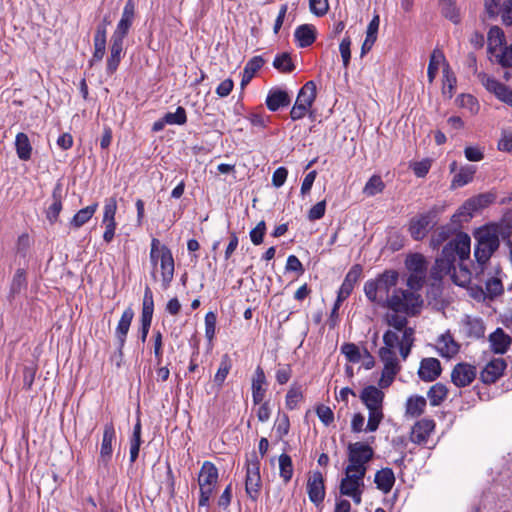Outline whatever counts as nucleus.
Returning <instances> with one entry per match:
<instances>
[{"instance_id":"nucleus-36","label":"nucleus","mask_w":512,"mask_h":512,"mask_svg":"<svg viewBox=\"0 0 512 512\" xmlns=\"http://www.w3.org/2000/svg\"><path fill=\"white\" fill-rule=\"evenodd\" d=\"M317 96L316 83L312 80L306 82L299 90L297 101L305 104V106L312 107Z\"/></svg>"},{"instance_id":"nucleus-14","label":"nucleus","mask_w":512,"mask_h":512,"mask_svg":"<svg viewBox=\"0 0 512 512\" xmlns=\"http://www.w3.org/2000/svg\"><path fill=\"white\" fill-rule=\"evenodd\" d=\"M307 493L309 500L316 506L325 498L324 478L320 471H314L307 481Z\"/></svg>"},{"instance_id":"nucleus-2","label":"nucleus","mask_w":512,"mask_h":512,"mask_svg":"<svg viewBox=\"0 0 512 512\" xmlns=\"http://www.w3.org/2000/svg\"><path fill=\"white\" fill-rule=\"evenodd\" d=\"M474 238L476 240L474 257L477 263L487 264L494 252L498 250L500 240L496 237L494 230L486 225L474 232Z\"/></svg>"},{"instance_id":"nucleus-1","label":"nucleus","mask_w":512,"mask_h":512,"mask_svg":"<svg viewBox=\"0 0 512 512\" xmlns=\"http://www.w3.org/2000/svg\"><path fill=\"white\" fill-rule=\"evenodd\" d=\"M399 279L396 270H385L375 279L367 280L364 284V293L371 303L382 304L385 297L395 288Z\"/></svg>"},{"instance_id":"nucleus-26","label":"nucleus","mask_w":512,"mask_h":512,"mask_svg":"<svg viewBox=\"0 0 512 512\" xmlns=\"http://www.w3.org/2000/svg\"><path fill=\"white\" fill-rule=\"evenodd\" d=\"M487 52L495 56L506 45V38L503 30L498 26H492L487 35Z\"/></svg>"},{"instance_id":"nucleus-8","label":"nucleus","mask_w":512,"mask_h":512,"mask_svg":"<svg viewBox=\"0 0 512 512\" xmlns=\"http://www.w3.org/2000/svg\"><path fill=\"white\" fill-rule=\"evenodd\" d=\"M478 79L489 92L512 107V90L508 86L483 72L478 74Z\"/></svg>"},{"instance_id":"nucleus-63","label":"nucleus","mask_w":512,"mask_h":512,"mask_svg":"<svg viewBox=\"0 0 512 512\" xmlns=\"http://www.w3.org/2000/svg\"><path fill=\"white\" fill-rule=\"evenodd\" d=\"M117 210V203L114 198H110L106 201L104 206L103 222L108 223L115 221V214Z\"/></svg>"},{"instance_id":"nucleus-41","label":"nucleus","mask_w":512,"mask_h":512,"mask_svg":"<svg viewBox=\"0 0 512 512\" xmlns=\"http://www.w3.org/2000/svg\"><path fill=\"white\" fill-rule=\"evenodd\" d=\"M363 268L360 264H354L347 272L342 285L340 286L346 291L352 293L355 284L361 278Z\"/></svg>"},{"instance_id":"nucleus-17","label":"nucleus","mask_w":512,"mask_h":512,"mask_svg":"<svg viewBox=\"0 0 512 512\" xmlns=\"http://www.w3.org/2000/svg\"><path fill=\"white\" fill-rule=\"evenodd\" d=\"M290 103L291 98L288 92L279 87L271 88L265 100L266 107L271 112L287 107Z\"/></svg>"},{"instance_id":"nucleus-39","label":"nucleus","mask_w":512,"mask_h":512,"mask_svg":"<svg viewBox=\"0 0 512 512\" xmlns=\"http://www.w3.org/2000/svg\"><path fill=\"white\" fill-rule=\"evenodd\" d=\"M457 79L454 73L451 71L448 63L445 64L443 68V86H442V95L451 99L454 94V90L456 87Z\"/></svg>"},{"instance_id":"nucleus-32","label":"nucleus","mask_w":512,"mask_h":512,"mask_svg":"<svg viewBox=\"0 0 512 512\" xmlns=\"http://www.w3.org/2000/svg\"><path fill=\"white\" fill-rule=\"evenodd\" d=\"M154 312L153 293L149 286H146L142 302L141 325L151 326Z\"/></svg>"},{"instance_id":"nucleus-38","label":"nucleus","mask_w":512,"mask_h":512,"mask_svg":"<svg viewBox=\"0 0 512 512\" xmlns=\"http://www.w3.org/2000/svg\"><path fill=\"white\" fill-rule=\"evenodd\" d=\"M98 207L97 203H93L85 208L80 209L71 219L70 226L80 228L86 224L94 215Z\"/></svg>"},{"instance_id":"nucleus-57","label":"nucleus","mask_w":512,"mask_h":512,"mask_svg":"<svg viewBox=\"0 0 512 512\" xmlns=\"http://www.w3.org/2000/svg\"><path fill=\"white\" fill-rule=\"evenodd\" d=\"M265 233L266 223L262 220L250 231L251 242L256 246L262 244Z\"/></svg>"},{"instance_id":"nucleus-54","label":"nucleus","mask_w":512,"mask_h":512,"mask_svg":"<svg viewBox=\"0 0 512 512\" xmlns=\"http://www.w3.org/2000/svg\"><path fill=\"white\" fill-rule=\"evenodd\" d=\"M495 62L503 68L512 67V43L505 45L495 56Z\"/></svg>"},{"instance_id":"nucleus-37","label":"nucleus","mask_w":512,"mask_h":512,"mask_svg":"<svg viewBox=\"0 0 512 512\" xmlns=\"http://www.w3.org/2000/svg\"><path fill=\"white\" fill-rule=\"evenodd\" d=\"M401 292H404V289L394 288L393 294L391 296L388 295L385 297L382 304L380 305L389 308L395 313H403V311H406V305L401 299Z\"/></svg>"},{"instance_id":"nucleus-53","label":"nucleus","mask_w":512,"mask_h":512,"mask_svg":"<svg viewBox=\"0 0 512 512\" xmlns=\"http://www.w3.org/2000/svg\"><path fill=\"white\" fill-rule=\"evenodd\" d=\"M385 188V184L379 175H373L365 184L363 192L368 196H375L381 193Z\"/></svg>"},{"instance_id":"nucleus-25","label":"nucleus","mask_w":512,"mask_h":512,"mask_svg":"<svg viewBox=\"0 0 512 512\" xmlns=\"http://www.w3.org/2000/svg\"><path fill=\"white\" fill-rule=\"evenodd\" d=\"M316 28L312 24H302L294 32L295 41L300 48L311 46L316 40Z\"/></svg>"},{"instance_id":"nucleus-55","label":"nucleus","mask_w":512,"mask_h":512,"mask_svg":"<svg viewBox=\"0 0 512 512\" xmlns=\"http://www.w3.org/2000/svg\"><path fill=\"white\" fill-rule=\"evenodd\" d=\"M384 417L382 408L369 410L368 422L365 431L374 432L378 429L382 419Z\"/></svg>"},{"instance_id":"nucleus-13","label":"nucleus","mask_w":512,"mask_h":512,"mask_svg":"<svg viewBox=\"0 0 512 512\" xmlns=\"http://www.w3.org/2000/svg\"><path fill=\"white\" fill-rule=\"evenodd\" d=\"M507 367L503 358H494L480 371L479 379L484 384L490 385L502 377Z\"/></svg>"},{"instance_id":"nucleus-49","label":"nucleus","mask_w":512,"mask_h":512,"mask_svg":"<svg viewBox=\"0 0 512 512\" xmlns=\"http://www.w3.org/2000/svg\"><path fill=\"white\" fill-rule=\"evenodd\" d=\"M442 61H445L444 54L439 50H434L430 55V60L427 69V77L430 83H432L437 75L439 65Z\"/></svg>"},{"instance_id":"nucleus-58","label":"nucleus","mask_w":512,"mask_h":512,"mask_svg":"<svg viewBox=\"0 0 512 512\" xmlns=\"http://www.w3.org/2000/svg\"><path fill=\"white\" fill-rule=\"evenodd\" d=\"M309 8L315 16H324L329 10L328 0H309Z\"/></svg>"},{"instance_id":"nucleus-6","label":"nucleus","mask_w":512,"mask_h":512,"mask_svg":"<svg viewBox=\"0 0 512 512\" xmlns=\"http://www.w3.org/2000/svg\"><path fill=\"white\" fill-rule=\"evenodd\" d=\"M436 266L440 272L451 275L453 282L458 286L465 287L471 281L472 272L464 263L459 264L460 276L456 275V266L451 260L438 257L436 259Z\"/></svg>"},{"instance_id":"nucleus-7","label":"nucleus","mask_w":512,"mask_h":512,"mask_svg":"<svg viewBox=\"0 0 512 512\" xmlns=\"http://www.w3.org/2000/svg\"><path fill=\"white\" fill-rule=\"evenodd\" d=\"M134 318V311L131 307H127L118 322V325L115 329V338H116V345H117V354L119 361L117 363V366H120V362L123 359V349L125 346L127 334L129 332L132 320Z\"/></svg>"},{"instance_id":"nucleus-48","label":"nucleus","mask_w":512,"mask_h":512,"mask_svg":"<svg viewBox=\"0 0 512 512\" xmlns=\"http://www.w3.org/2000/svg\"><path fill=\"white\" fill-rule=\"evenodd\" d=\"M401 299L403 303L406 305V311H403V313L406 314L415 315V308L420 307L422 305L420 296L416 295L414 292L410 290H404V292H401Z\"/></svg>"},{"instance_id":"nucleus-11","label":"nucleus","mask_w":512,"mask_h":512,"mask_svg":"<svg viewBox=\"0 0 512 512\" xmlns=\"http://www.w3.org/2000/svg\"><path fill=\"white\" fill-rule=\"evenodd\" d=\"M135 18V2L127 0L122 11L121 18L111 37L124 40L128 35Z\"/></svg>"},{"instance_id":"nucleus-35","label":"nucleus","mask_w":512,"mask_h":512,"mask_svg":"<svg viewBox=\"0 0 512 512\" xmlns=\"http://www.w3.org/2000/svg\"><path fill=\"white\" fill-rule=\"evenodd\" d=\"M15 149L17 156L22 161H28L31 158L32 146L27 134L19 132L15 138Z\"/></svg>"},{"instance_id":"nucleus-50","label":"nucleus","mask_w":512,"mask_h":512,"mask_svg":"<svg viewBox=\"0 0 512 512\" xmlns=\"http://www.w3.org/2000/svg\"><path fill=\"white\" fill-rule=\"evenodd\" d=\"M304 398L303 392L300 386L292 385L287 394L285 404L287 409L294 410L297 408V405Z\"/></svg>"},{"instance_id":"nucleus-47","label":"nucleus","mask_w":512,"mask_h":512,"mask_svg":"<svg viewBox=\"0 0 512 512\" xmlns=\"http://www.w3.org/2000/svg\"><path fill=\"white\" fill-rule=\"evenodd\" d=\"M232 368L231 358L228 354H224L221 357L219 368L214 376L215 384L220 388L224 384L227 375L229 374Z\"/></svg>"},{"instance_id":"nucleus-19","label":"nucleus","mask_w":512,"mask_h":512,"mask_svg":"<svg viewBox=\"0 0 512 512\" xmlns=\"http://www.w3.org/2000/svg\"><path fill=\"white\" fill-rule=\"evenodd\" d=\"M160 267L162 283L167 288L174 277V259L171 250L166 245L161 246Z\"/></svg>"},{"instance_id":"nucleus-40","label":"nucleus","mask_w":512,"mask_h":512,"mask_svg":"<svg viewBox=\"0 0 512 512\" xmlns=\"http://www.w3.org/2000/svg\"><path fill=\"white\" fill-rule=\"evenodd\" d=\"M448 388L443 383H436L430 387L427 397L431 406H439L447 397Z\"/></svg>"},{"instance_id":"nucleus-30","label":"nucleus","mask_w":512,"mask_h":512,"mask_svg":"<svg viewBox=\"0 0 512 512\" xmlns=\"http://www.w3.org/2000/svg\"><path fill=\"white\" fill-rule=\"evenodd\" d=\"M262 480L260 472L246 471L245 476V492L250 500L257 502L260 496Z\"/></svg>"},{"instance_id":"nucleus-34","label":"nucleus","mask_w":512,"mask_h":512,"mask_svg":"<svg viewBox=\"0 0 512 512\" xmlns=\"http://www.w3.org/2000/svg\"><path fill=\"white\" fill-rule=\"evenodd\" d=\"M439 7L443 17L454 24L461 22L460 10L456 5V0H439Z\"/></svg>"},{"instance_id":"nucleus-10","label":"nucleus","mask_w":512,"mask_h":512,"mask_svg":"<svg viewBox=\"0 0 512 512\" xmlns=\"http://www.w3.org/2000/svg\"><path fill=\"white\" fill-rule=\"evenodd\" d=\"M348 451V465L367 464L374 457V450L369 443L355 442L349 443Z\"/></svg>"},{"instance_id":"nucleus-31","label":"nucleus","mask_w":512,"mask_h":512,"mask_svg":"<svg viewBox=\"0 0 512 512\" xmlns=\"http://www.w3.org/2000/svg\"><path fill=\"white\" fill-rule=\"evenodd\" d=\"M374 482L383 493H389L395 484V475L391 468L385 467L377 471Z\"/></svg>"},{"instance_id":"nucleus-20","label":"nucleus","mask_w":512,"mask_h":512,"mask_svg":"<svg viewBox=\"0 0 512 512\" xmlns=\"http://www.w3.org/2000/svg\"><path fill=\"white\" fill-rule=\"evenodd\" d=\"M488 340L492 352L500 355L505 354L512 343V338L502 328H497L491 333Z\"/></svg>"},{"instance_id":"nucleus-3","label":"nucleus","mask_w":512,"mask_h":512,"mask_svg":"<svg viewBox=\"0 0 512 512\" xmlns=\"http://www.w3.org/2000/svg\"><path fill=\"white\" fill-rule=\"evenodd\" d=\"M496 199L495 194L488 192L468 199L465 204L455 213L451 221L453 224L460 225L461 222H468L473 217V212L485 208L492 204Z\"/></svg>"},{"instance_id":"nucleus-15","label":"nucleus","mask_w":512,"mask_h":512,"mask_svg":"<svg viewBox=\"0 0 512 512\" xmlns=\"http://www.w3.org/2000/svg\"><path fill=\"white\" fill-rule=\"evenodd\" d=\"M434 429V420L426 418L421 419L413 425L410 433V440L415 444L425 445Z\"/></svg>"},{"instance_id":"nucleus-46","label":"nucleus","mask_w":512,"mask_h":512,"mask_svg":"<svg viewBox=\"0 0 512 512\" xmlns=\"http://www.w3.org/2000/svg\"><path fill=\"white\" fill-rule=\"evenodd\" d=\"M406 268L416 274H425L426 272V261L425 258L418 253L411 254L406 258Z\"/></svg>"},{"instance_id":"nucleus-59","label":"nucleus","mask_w":512,"mask_h":512,"mask_svg":"<svg viewBox=\"0 0 512 512\" xmlns=\"http://www.w3.org/2000/svg\"><path fill=\"white\" fill-rule=\"evenodd\" d=\"M350 46H351V39L349 36L344 37L339 45V50H340V54L342 57L343 66L345 68H347L349 66L350 59H351Z\"/></svg>"},{"instance_id":"nucleus-62","label":"nucleus","mask_w":512,"mask_h":512,"mask_svg":"<svg viewBox=\"0 0 512 512\" xmlns=\"http://www.w3.org/2000/svg\"><path fill=\"white\" fill-rule=\"evenodd\" d=\"M290 430V420L287 414H282L276 423V433L280 439L286 436Z\"/></svg>"},{"instance_id":"nucleus-28","label":"nucleus","mask_w":512,"mask_h":512,"mask_svg":"<svg viewBox=\"0 0 512 512\" xmlns=\"http://www.w3.org/2000/svg\"><path fill=\"white\" fill-rule=\"evenodd\" d=\"M219 473L214 463L205 461L198 475L199 486H216L218 483Z\"/></svg>"},{"instance_id":"nucleus-61","label":"nucleus","mask_w":512,"mask_h":512,"mask_svg":"<svg viewBox=\"0 0 512 512\" xmlns=\"http://www.w3.org/2000/svg\"><path fill=\"white\" fill-rule=\"evenodd\" d=\"M325 211H326V201L322 200L310 208V210L308 211V215H307L308 219L310 221L319 220L325 215Z\"/></svg>"},{"instance_id":"nucleus-4","label":"nucleus","mask_w":512,"mask_h":512,"mask_svg":"<svg viewBox=\"0 0 512 512\" xmlns=\"http://www.w3.org/2000/svg\"><path fill=\"white\" fill-rule=\"evenodd\" d=\"M470 242V236L467 233L459 232L453 240L443 247L440 257L451 260L455 264L456 256H458L461 263H463L470 256Z\"/></svg>"},{"instance_id":"nucleus-24","label":"nucleus","mask_w":512,"mask_h":512,"mask_svg":"<svg viewBox=\"0 0 512 512\" xmlns=\"http://www.w3.org/2000/svg\"><path fill=\"white\" fill-rule=\"evenodd\" d=\"M51 197L53 202L46 210V218L50 224H54L62 211L63 187L60 182L54 186Z\"/></svg>"},{"instance_id":"nucleus-52","label":"nucleus","mask_w":512,"mask_h":512,"mask_svg":"<svg viewBox=\"0 0 512 512\" xmlns=\"http://www.w3.org/2000/svg\"><path fill=\"white\" fill-rule=\"evenodd\" d=\"M163 117L168 125H184L187 122L186 110L182 106H178L173 113L167 112Z\"/></svg>"},{"instance_id":"nucleus-21","label":"nucleus","mask_w":512,"mask_h":512,"mask_svg":"<svg viewBox=\"0 0 512 512\" xmlns=\"http://www.w3.org/2000/svg\"><path fill=\"white\" fill-rule=\"evenodd\" d=\"M360 399L368 410L382 408L384 393L373 385L366 386L361 394Z\"/></svg>"},{"instance_id":"nucleus-42","label":"nucleus","mask_w":512,"mask_h":512,"mask_svg":"<svg viewBox=\"0 0 512 512\" xmlns=\"http://www.w3.org/2000/svg\"><path fill=\"white\" fill-rule=\"evenodd\" d=\"M273 67L280 73H291L295 70V64L288 52L277 54L273 61Z\"/></svg>"},{"instance_id":"nucleus-33","label":"nucleus","mask_w":512,"mask_h":512,"mask_svg":"<svg viewBox=\"0 0 512 512\" xmlns=\"http://www.w3.org/2000/svg\"><path fill=\"white\" fill-rule=\"evenodd\" d=\"M476 288L482 295L490 300H493L504 293L502 281L498 277L489 278L485 282V290L479 285Z\"/></svg>"},{"instance_id":"nucleus-22","label":"nucleus","mask_w":512,"mask_h":512,"mask_svg":"<svg viewBox=\"0 0 512 512\" xmlns=\"http://www.w3.org/2000/svg\"><path fill=\"white\" fill-rule=\"evenodd\" d=\"M486 226L494 230L498 239L501 237L504 241H507L509 246H512L510 240L512 235V211L505 213L499 222L486 224Z\"/></svg>"},{"instance_id":"nucleus-9","label":"nucleus","mask_w":512,"mask_h":512,"mask_svg":"<svg viewBox=\"0 0 512 512\" xmlns=\"http://www.w3.org/2000/svg\"><path fill=\"white\" fill-rule=\"evenodd\" d=\"M477 376L476 366L467 362L457 363L451 372V382L458 388L469 386Z\"/></svg>"},{"instance_id":"nucleus-51","label":"nucleus","mask_w":512,"mask_h":512,"mask_svg":"<svg viewBox=\"0 0 512 512\" xmlns=\"http://www.w3.org/2000/svg\"><path fill=\"white\" fill-rule=\"evenodd\" d=\"M399 369H400V367H399L398 363L397 364L388 363L387 365L385 364L384 369L382 371V378L379 383L380 387L381 388L389 387L392 384Z\"/></svg>"},{"instance_id":"nucleus-43","label":"nucleus","mask_w":512,"mask_h":512,"mask_svg":"<svg viewBox=\"0 0 512 512\" xmlns=\"http://www.w3.org/2000/svg\"><path fill=\"white\" fill-rule=\"evenodd\" d=\"M439 341L444 343V346L439 349L442 357L451 358L459 352V344L449 333L441 335Z\"/></svg>"},{"instance_id":"nucleus-29","label":"nucleus","mask_w":512,"mask_h":512,"mask_svg":"<svg viewBox=\"0 0 512 512\" xmlns=\"http://www.w3.org/2000/svg\"><path fill=\"white\" fill-rule=\"evenodd\" d=\"M465 336L470 339H480L484 337L485 325L482 319L465 316L462 321Z\"/></svg>"},{"instance_id":"nucleus-12","label":"nucleus","mask_w":512,"mask_h":512,"mask_svg":"<svg viewBox=\"0 0 512 512\" xmlns=\"http://www.w3.org/2000/svg\"><path fill=\"white\" fill-rule=\"evenodd\" d=\"M116 440V432L112 422L106 423L100 448L98 463L107 467L112 458V443Z\"/></svg>"},{"instance_id":"nucleus-60","label":"nucleus","mask_w":512,"mask_h":512,"mask_svg":"<svg viewBox=\"0 0 512 512\" xmlns=\"http://www.w3.org/2000/svg\"><path fill=\"white\" fill-rule=\"evenodd\" d=\"M217 317L212 311L205 315V336L208 340H212L215 335Z\"/></svg>"},{"instance_id":"nucleus-45","label":"nucleus","mask_w":512,"mask_h":512,"mask_svg":"<svg viewBox=\"0 0 512 512\" xmlns=\"http://www.w3.org/2000/svg\"><path fill=\"white\" fill-rule=\"evenodd\" d=\"M426 407V399L423 396H411L406 402V414L411 417H419Z\"/></svg>"},{"instance_id":"nucleus-5","label":"nucleus","mask_w":512,"mask_h":512,"mask_svg":"<svg viewBox=\"0 0 512 512\" xmlns=\"http://www.w3.org/2000/svg\"><path fill=\"white\" fill-rule=\"evenodd\" d=\"M439 208L433 206L427 212L414 217L410 221L409 232L414 240H422L437 223Z\"/></svg>"},{"instance_id":"nucleus-27","label":"nucleus","mask_w":512,"mask_h":512,"mask_svg":"<svg viewBox=\"0 0 512 512\" xmlns=\"http://www.w3.org/2000/svg\"><path fill=\"white\" fill-rule=\"evenodd\" d=\"M476 172L477 167L475 165L466 164L464 166H461L459 171L455 173L453 176L450 189L455 190L457 188L463 187L471 183L474 179Z\"/></svg>"},{"instance_id":"nucleus-18","label":"nucleus","mask_w":512,"mask_h":512,"mask_svg":"<svg viewBox=\"0 0 512 512\" xmlns=\"http://www.w3.org/2000/svg\"><path fill=\"white\" fill-rule=\"evenodd\" d=\"M267 379L264 370L257 366L251 383L252 399L254 405H259L263 402L267 391Z\"/></svg>"},{"instance_id":"nucleus-64","label":"nucleus","mask_w":512,"mask_h":512,"mask_svg":"<svg viewBox=\"0 0 512 512\" xmlns=\"http://www.w3.org/2000/svg\"><path fill=\"white\" fill-rule=\"evenodd\" d=\"M265 60L262 56L257 55L252 57L245 65L244 69L246 72L250 73L251 75L255 76V74L262 68L264 65Z\"/></svg>"},{"instance_id":"nucleus-56","label":"nucleus","mask_w":512,"mask_h":512,"mask_svg":"<svg viewBox=\"0 0 512 512\" xmlns=\"http://www.w3.org/2000/svg\"><path fill=\"white\" fill-rule=\"evenodd\" d=\"M341 352L346 356L349 362L357 363L361 359L360 350L354 343H344L341 346Z\"/></svg>"},{"instance_id":"nucleus-23","label":"nucleus","mask_w":512,"mask_h":512,"mask_svg":"<svg viewBox=\"0 0 512 512\" xmlns=\"http://www.w3.org/2000/svg\"><path fill=\"white\" fill-rule=\"evenodd\" d=\"M28 282L26 277V271L22 268L16 270L12 281L10 283L9 293L7 295V300L10 304L22 293L27 290Z\"/></svg>"},{"instance_id":"nucleus-44","label":"nucleus","mask_w":512,"mask_h":512,"mask_svg":"<svg viewBox=\"0 0 512 512\" xmlns=\"http://www.w3.org/2000/svg\"><path fill=\"white\" fill-rule=\"evenodd\" d=\"M279 475L282 478L283 482L287 484L290 482L293 476V462L290 455L286 453H282L279 456Z\"/></svg>"},{"instance_id":"nucleus-16","label":"nucleus","mask_w":512,"mask_h":512,"mask_svg":"<svg viewBox=\"0 0 512 512\" xmlns=\"http://www.w3.org/2000/svg\"><path fill=\"white\" fill-rule=\"evenodd\" d=\"M442 373L441 363L437 358H423L418 369V376L424 382L435 381Z\"/></svg>"}]
</instances>
